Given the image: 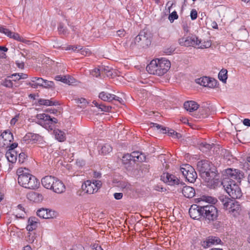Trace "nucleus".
Listing matches in <instances>:
<instances>
[{
    "label": "nucleus",
    "mask_w": 250,
    "mask_h": 250,
    "mask_svg": "<svg viewBox=\"0 0 250 250\" xmlns=\"http://www.w3.org/2000/svg\"><path fill=\"white\" fill-rule=\"evenodd\" d=\"M199 104L193 101H187L184 104L185 109L189 112H193L199 108Z\"/></svg>",
    "instance_id": "nucleus-25"
},
{
    "label": "nucleus",
    "mask_w": 250,
    "mask_h": 250,
    "mask_svg": "<svg viewBox=\"0 0 250 250\" xmlns=\"http://www.w3.org/2000/svg\"><path fill=\"white\" fill-rule=\"evenodd\" d=\"M27 198L31 201L39 202L42 200L43 196L40 193L34 191H31L27 193Z\"/></svg>",
    "instance_id": "nucleus-24"
},
{
    "label": "nucleus",
    "mask_w": 250,
    "mask_h": 250,
    "mask_svg": "<svg viewBox=\"0 0 250 250\" xmlns=\"http://www.w3.org/2000/svg\"><path fill=\"white\" fill-rule=\"evenodd\" d=\"M80 45H68L64 48L65 50H72L74 52L80 51L81 48Z\"/></svg>",
    "instance_id": "nucleus-43"
},
{
    "label": "nucleus",
    "mask_w": 250,
    "mask_h": 250,
    "mask_svg": "<svg viewBox=\"0 0 250 250\" xmlns=\"http://www.w3.org/2000/svg\"><path fill=\"white\" fill-rule=\"evenodd\" d=\"M102 184L99 180H87L82 184V189L86 193L93 194L101 188Z\"/></svg>",
    "instance_id": "nucleus-7"
},
{
    "label": "nucleus",
    "mask_w": 250,
    "mask_h": 250,
    "mask_svg": "<svg viewBox=\"0 0 250 250\" xmlns=\"http://www.w3.org/2000/svg\"><path fill=\"white\" fill-rule=\"evenodd\" d=\"M38 103L40 105H44L46 106H51L55 105L54 102L50 100L43 99L39 100Z\"/></svg>",
    "instance_id": "nucleus-38"
},
{
    "label": "nucleus",
    "mask_w": 250,
    "mask_h": 250,
    "mask_svg": "<svg viewBox=\"0 0 250 250\" xmlns=\"http://www.w3.org/2000/svg\"><path fill=\"white\" fill-rule=\"evenodd\" d=\"M18 146V144L17 143H12L11 144V143H10V145H9V147H10L9 149H15V148L16 147H17Z\"/></svg>",
    "instance_id": "nucleus-60"
},
{
    "label": "nucleus",
    "mask_w": 250,
    "mask_h": 250,
    "mask_svg": "<svg viewBox=\"0 0 250 250\" xmlns=\"http://www.w3.org/2000/svg\"><path fill=\"white\" fill-rule=\"evenodd\" d=\"M80 53L84 56H89L91 52L90 50L87 48H83L81 46V48L80 49Z\"/></svg>",
    "instance_id": "nucleus-45"
},
{
    "label": "nucleus",
    "mask_w": 250,
    "mask_h": 250,
    "mask_svg": "<svg viewBox=\"0 0 250 250\" xmlns=\"http://www.w3.org/2000/svg\"><path fill=\"white\" fill-rule=\"evenodd\" d=\"M8 50V48L4 46H0V51H3L4 52H7Z\"/></svg>",
    "instance_id": "nucleus-61"
},
{
    "label": "nucleus",
    "mask_w": 250,
    "mask_h": 250,
    "mask_svg": "<svg viewBox=\"0 0 250 250\" xmlns=\"http://www.w3.org/2000/svg\"><path fill=\"white\" fill-rule=\"evenodd\" d=\"M229 208L228 209V211L229 213L232 214L234 216H236L240 210V206L238 204V202L233 200L232 204H231Z\"/></svg>",
    "instance_id": "nucleus-28"
},
{
    "label": "nucleus",
    "mask_w": 250,
    "mask_h": 250,
    "mask_svg": "<svg viewBox=\"0 0 250 250\" xmlns=\"http://www.w3.org/2000/svg\"><path fill=\"white\" fill-rule=\"evenodd\" d=\"M161 179L164 182L171 186L177 185L179 182V180L175 175L168 173H164L161 176Z\"/></svg>",
    "instance_id": "nucleus-17"
},
{
    "label": "nucleus",
    "mask_w": 250,
    "mask_h": 250,
    "mask_svg": "<svg viewBox=\"0 0 250 250\" xmlns=\"http://www.w3.org/2000/svg\"><path fill=\"white\" fill-rule=\"evenodd\" d=\"M58 31L60 34H66L67 33V31L63 26L62 24H60L58 27Z\"/></svg>",
    "instance_id": "nucleus-54"
},
{
    "label": "nucleus",
    "mask_w": 250,
    "mask_h": 250,
    "mask_svg": "<svg viewBox=\"0 0 250 250\" xmlns=\"http://www.w3.org/2000/svg\"><path fill=\"white\" fill-rule=\"evenodd\" d=\"M93 175L94 177L98 178L101 176V173L98 172H94Z\"/></svg>",
    "instance_id": "nucleus-63"
},
{
    "label": "nucleus",
    "mask_w": 250,
    "mask_h": 250,
    "mask_svg": "<svg viewBox=\"0 0 250 250\" xmlns=\"http://www.w3.org/2000/svg\"><path fill=\"white\" fill-rule=\"evenodd\" d=\"M178 17L179 16L177 13V12L174 11L169 15L168 20H169L170 22H173L174 20L178 19Z\"/></svg>",
    "instance_id": "nucleus-44"
},
{
    "label": "nucleus",
    "mask_w": 250,
    "mask_h": 250,
    "mask_svg": "<svg viewBox=\"0 0 250 250\" xmlns=\"http://www.w3.org/2000/svg\"><path fill=\"white\" fill-rule=\"evenodd\" d=\"M5 156L9 162L14 163L17 159V151L14 149H9L6 152Z\"/></svg>",
    "instance_id": "nucleus-27"
},
{
    "label": "nucleus",
    "mask_w": 250,
    "mask_h": 250,
    "mask_svg": "<svg viewBox=\"0 0 250 250\" xmlns=\"http://www.w3.org/2000/svg\"><path fill=\"white\" fill-rule=\"evenodd\" d=\"M92 103L94 104V105L99 108L101 109V111L108 112L110 110L111 107L108 106H105L103 104H99L96 101H93Z\"/></svg>",
    "instance_id": "nucleus-37"
},
{
    "label": "nucleus",
    "mask_w": 250,
    "mask_h": 250,
    "mask_svg": "<svg viewBox=\"0 0 250 250\" xmlns=\"http://www.w3.org/2000/svg\"><path fill=\"white\" fill-rule=\"evenodd\" d=\"M243 123L246 126H250V120L249 119H244Z\"/></svg>",
    "instance_id": "nucleus-58"
},
{
    "label": "nucleus",
    "mask_w": 250,
    "mask_h": 250,
    "mask_svg": "<svg viewBox=\"0 0 250 250\" xmlns=\"http://www.w3.org/2000/svg\"><path fill=\"white\" fill-rule=\"evenodd\" d=\"M117 34L120 37H123L125 35V31L124 29L119 30L117 32Z\"/></svg>",
    "instance_id": "nucleus-57"
},
{
    "label": "nucleus",
    "mask_w": 250,
    "mask_h": 250,
    "mask_svg": "<svg viewBox=\"0 0 250 250\" xmlns=\"http://www.w3.org/2000/svg\"><path fill=\"white\" fill-rule=\"evenodd\" d=\"M38 124L47 129L52 130L54 125L57 123V119L51 118L50 116L45 113L38 114L36 115Z\"/></svg>",
    "instance_id": "nucleus-5"
},
{
    "label": "nucleus",
    "mask_w": 250,
    "mask_h": 250,
    "mask_svg": "<svg viewBox=\"0 0 250 250\" xmlns=\"http://www.w3.org/2000/svg\"><path fill=\"white\" fill-rule=\"evenodd\" d=\"M2 85L6 87L10 88L13 86V83L11 80L8 79H6L3 81Z\"/></svg>",
    "instance_id": "nucleus-48"
},
{
    "label": "nucleus",
    "mask_w": 250,
    "mask_h": 250,
    "mask_svg": "<svg viewBox=\"0 0 250 250\" xmlns=\"http://www.w3.org/2000/svg\"><path fill=\"white\" fill-rule=\"evenodd\" d=\"M219 200L223 206V209L226 210H228L231 204H232L233 200L224 195L220 196L219 197Z\"/></svg>",
    "instance_id": "nucleus-23"
},
{
    "label": "nucleus",
    "mask_w": 250,
    "mask_h": 250,
    "mask_svg": "<svg viewBox=\"0 0 250 250\" xmlns=\"http://www.w3.org/2000/svg\"><path fill=\"white\" fill-rule=\"evenodd\" d=\"M55 80L68 84H70L74 82L73 78H71L69 76L58 75L55 77Z\"/></svg>",
    "instance_id": "nucleus-32"
},
{
    "label": "nucleus",
    "mask_w": 250,
    "mask_h": 250,
    "mask_svg": "<svg viewBox=\"0 0 250 250\" xmlns=\"http://www.w3.org/2000/svg\"><path fill=\"white\" fill-rule=\"evenodd\" d=\"M198 167L201 177L207 183L214 180L216 174L211 170L210 163L208 161H201L198 163Z\"/></svg>",
    "instance_id": "nucleus-3"
},
{
    "label": "nucleus",
    "mask_w": 250,
    "mask_h": 250,
    "mask_svg": "<svg viewBox=\"0 0 250 250\" xmlns=\"http://www.w3.org/2000/svg\"><path fill=\"white\" fill-rule=\"evenodd\" d=\"M19 118V114L16 115L14 118H13L11 121H10V124L12 125H14L16 124L17 122L18 121Z\"/></svg>",
    "instance_id": "nucleus-55"
},
{
    "label": "nucleus",
    "mask_w": 250,
    "mask_h": 250,
    "mask_svg": "<svg viewBox=\"0 0 250 250\" xmlns=\"http://www.w3.org/2000/svg\"><path fill=\"white\" fill-rule=\"evenodd\" d=\"M225 190L232 199H239L242 196V192L239 186L234 181H226L222 182Z\"/></svg>",
    "instance_id": "nucleus-4"
},
{
    "label": "nucleus",
    "mask_w": 250,
    "mask_h": 250,
    "mask_svg": "<svg viewBox=\"0 0 250 250\" xmlns=\"http://www.w3.org/2000/svg\"><path fill=\"white\" fill-rule=\"evenodd\" d=\"M38 224V223L36 218L33 217H30L28 220L26 229L29 231H32L37 228Z\"/></svg>",
    "instance_id": "nucleus-29"
},
{
    "label": "nucleus",
    "mask_w": 250,
    "mask_h": 250,
    "mask_svg": "<svg viewBox=\"0 0 250 250\" xmlns=\"http://www.w3.org/2000/svg\"><path fill=\"white\" fill-rule=\"evenodd\" d=\"M27 158V155L23 152H21L19 155L18 161L20 163L22 164Z\"/></svg>",
    "instance_id": "nucleus-49"
},
{
    "label": "nucleus",
    "mask_w": 250,
    "mask_h": 250,
    "mask_svg": "<svg viewBox=\"0 0 250 250\" xmlns=\"http://www.w3.org/2000/svg\"><path fill=\"white\" fill-rule=\"evenodd\" d=\"M196 83L201 85L210 88L215 87L217 84V82L215 79L208 77H203L197 79Z\"/></svg>",
    "instance_id": "nucleus-15"
},
{
    "label": "nucleus",
    "mask_w": 250,
    "mask_h": 250,
    "mask_svg": "<svg viewBox=\"0 0 250 250\" xmlns=\"http://www.w3.org/2000/svg\"><path fill=\"white\" fill-rule=\"evenodd\" d=\"M122 162L124 165H127L132 161V159L130 154L127 153L125 154L122 159Z\"/></svg>",
    "instance_id": "nucleus-40"
},
{
    "label": "nucleus",
    "mask_w": 250,
    "mask_h": 250,
    "mask_svg": "<svg viewBox=\"0 0 250 250\" xmlns=\"http://www.w3.org/2000/svg\"><path fill=\"white\" fill-rule=\"evenodd\" d=\"M36 239V236L35 233H29L27 237L26 241L29 243H34Z\"/></svg>",
    "instance_id": "nucleus-47"
},
{
    "label": "nucleus",
    "mask_w": 250,
    "mask_h": 250,
    "mask_svg": "<svg viewBox=\"0 0 250 250\" xmlns=\"http://www.w3.org/2000/svg\"><path fill=\"white\" fill-rule=\"evenodd\" d=\"M54 84L53 82L49 81L44 79L43 85L42 86L45 88H49L54 87Z\"/></svg>",
    "instance_id": "nucleus-46"
},
{
    "label": "nucleus",
    "mask_w": 250,
    "mask_h": 250,
    "mask_svg": "<svg viewBox=\"0 0 250 250\" xmlns=\"http://www.w3.org/2000/svg\"><path fill=\"white\" fill-rule=\"evenodd\" d=\"M153 127H156L157 129H160L161 132L162 133H167V130L166 127H163L162 126H161V125H159L157 124L153 123Z\"/></svg>",
    "instance_id": "nucleus-50"
},
{
    "label": "nucleus",
    "mask_w": 250,
    "mask_h": 250,
    "mask_svg": "<svg viewBox=\"0 0 250 250\" xmlns=\"http://www.w3.org/2000/svg\"><path fill=\"white\" fill-rule=\"evenodd\" d=\"M13 76L17 77L16 80L24 79L27 78V75L24 73L15 74Z\"/></svg>",
    "instance_id": "nucleus-51"
},
{
    "label": "nucleus",
    "mask_w": 250,
    "mask_h": 250,
    "mask_svg": "<svg viewBox=\"0 0 250 250\" xmlns=\"http://www.w3.org/2000/svg\"><path fill=\"white\" fill-rule=\"evenodd\" d=\"M44 79L39 77H33L31 79L29 84L33 88H36L38 86H42L43 85Z\"/></svg>",
    "instance_id": "nucleus-31"
},
{
    "label": "nucleus",
    "mask_w": 250,
    "mask_h": 250,
    "mask_svg": "<svg viewBox=\"0 0 250 250\" xmlns=\"http://www.w3.org/2000/svg\"><path fill=\"white\" fill-rule=\"evenodd\" d=\"M93 250H104L101 247V246H99L98 245H96V244H94L93 246Z\"/></svg>",
    "instance_id": "nucleus-59"
},
{
    "label": "nucleus",
    "mask_w": 250,
    "mask_h": 250,
    "mask_svg": "<svg viewBox=\"0 0 250 250\" xmlns=\"http://www.w3.org/2000/svg\"><path fill=\"white\" fill-rule=\"evenodd\" d=\"M76 103L78 104V105L81 108L85 106L88 103L86 99L84 98H78L75 100Z\"/></svg>",
    "instance_id": "nucleus-39"
},
{
    "label": "nucleus",
    "mask_w": 250,
    "mask_h": 250,
    "mask_svg": "<svg viewBox=\"0 0 250 250\" xmlns=\"http://www.w3.org/2000/svg\"><path fill=\"white\" fill-rule=\"evenodd\" d=\"M203 217L209 221L217 220L218 216V210L213 205L202 206Z\"/></svg>",
    "instance_id": "nucleus-6"
},
{
    "label": "nucleus",
    "mask_w": 250,
    "mask_h": 250,
    "mask_svg": "<svg viewBox=\"0 0 250 250\" xmlns=\"http://www.w3.org/2000/svg\"><path fill=\"white\" fill-rule=\"evenodd\" d=\"M114 198L117 200H120L123 197V193H115L114 194Z\"/></svg>",
    "instance_id": "nucleus-56"
},
{
    "label": "nucleus",
    "mask_w": 250,
    "mask_h": 250,
    "mask_svg": "<svg viewBox=\"0 0 250 250\" xmlns=\"http://www.w3.org/2000/svg\"><path fill=\"white\" fill-rule=\"evenodd\" d=\"M180 170L186 180L190 183H194L197 178L195 169L189 165H183L180 168Z\"/></svg>",
    "instance_id": "nucleus-8"
},
{
    "label": "nucleus",
    "mask_w": 250,
    "mask_h": 250,
    "mask_svg": "<svg viewBox=\"0 0 250 250\" xmlns=\"http://www.w3.org/2000/svg\"><path fill=\"white\" fill-rule=\"evenodd\" d=\"M13 139V136L11 131L8 130H5L0 135V147H9Z\"/></svg>",
    "instance_id": "nucleus-12"
},
{
    "label": "nucleus",
    "mask_w": 250,
    "mask_h": 250,
    "mask_svg": "<svg viewBox=\"0 0 250 250\" xmlns=\"http://www.w3.org/2000/svg\"><path fill=\"white\" fill-rule=\"evenodd\" d=\"M151 35L149 32L143 30L136 37V42H140V45L143 47H146L150 45L151 42Z\"/></svg>",
    "instance_id": "nucleus-9"
},
{
    "label": "nucleus",
    "mask_w": 250,
    "mask_h": 250,
    "mask_svg": "<svg viewBox=\"0 0 250 250\" xmlns=\"http://www.w3.org/2000/svg\"><path fill=\"white\" fill-rule=\"evenodd\" d=\"M37 215L43 219H50L55 217V212L54 211L46 208H41L37 212Z\"/></svg>",
    "instance_id": "nucleus-19"
},
{
    "label": "nucleus",
    "mask_w": 250,
    "mask_h": 250,
    "mask_svg": "<svg viewBox=\"0 0 250 250\" xmlns=\"http://www.w3.org/2000/svg\"><path fill=\"white\" fill-rule=\"evenodd\" d=\"M167 133L168 135L169 136H171V137H174L175 138L179 139V138L181 137V135L180 133L175 132L173 129H169V130H168L167 132Z\"/></svg>",
    "instance_id": "nucleus-42"
},
{
    "label": "nucleus",
    "mask_w": 250,
    "mask_h": 250,
    "mask_svg": "<svg viewBox=\"0 0 250 250\" xmlns=\"http://www.w3.org/2000/svg\"><path fill=\"white\" fill-rule=\"evenodd\" d=\"M56 178L52 176H46L42 178L41 180L42 184L45 188L51 189Z\"/></svg>",
    "instance_id": "nucleus-21"
},
{
    "label": "nucleus",
    "mask_w": 250,
    "mask_h": 250,
    "mask_svg": "<svg viewBox=\"0 0 250 250\" xmlns=\"http://www.w3.org/2000/svg\"><path fill=\"white\" fill-rule=\"evenodd\" d=\"M42 140V137L38 134L29 132L23 138V141L26 144H35Z\"/></svg>",
    "instance_id": "nucleus-16"
},
{
    "label": "nucleus",
    "mask_w": 250,
    "mask_h": 250,
    "mask_svg": "<svg viewBox=\"0 0 250 250\" xmlns=\"http://www.w3.org/2000/svg\"><path fill=\"white\" fill-rule=\"evenodd\" d=\"M225 173V176L229 179V181L236 180L237 182H240V180L244 176L243 173L236 169L228 168L226 169Z\"/></svg>",
    "instance_id": "nucleus-11"
},
{
    "label": "nucleus",
    "mask_w": 250,
    "mask_h": 250,
    "mask_svg": "<svg viewBox=\"0 0 250 250\" xmlns=\"http://www.w3.org/2000/svg\"><path fill=\"white\" fill-rule=\"evenodd\" d=\"M50 190L56 193L61 194L65 191V186L62 181L56 178Z\"/></svg>",
    "instance_id": "nucleus-18"
},
{
    "label": "nucleus",
    "mask_w": 250,
    "mask_h": 250,
    "mask_svg": "<svg viewBox=\"0 0 250 250\" xmlns=\"http://www.w3.org/2000/svg\"><path fill=\"white\" fill-rule=\"evenodd\" d=\"M0 32L5 34L6 36L10 38L13 39L18 42H22L24 43L28 44L30 42L29 40L21 36L19 34L15 32H13L9 30L8 29L4 27V26L0 27Z\"/></svg>",
    "instance_id": "nucleus-10"
},
{
    "label": "nucleus",
    "mask_w": 250,
    "mask_h": 250,
    "mask_svg": "<svg viewBox=\"0 0 250 250\" xmlns=\"http://www.w3.org/2000/svg\"><path fill=\"white\" fill-rule=\"evenodd\" d=\"M203 200L206 202L208 203L212 204L213 205L215 204L217 202V200L216 198L211 196H204Z\"/></svg>",
    "instance_id": "nucleus-41"
},
{
    "label": "nucleus",
    "mask_w": 250,
    "mask_h": 250,
    "mask_svg": "<svg viewBox=\"0 0 250 250\" xmlns=\"http://www.w3.org/2000/svg\"><path fill=\"white\" fill-rule=\"evenodd\" d=\"M54 133L56 139L59 141L63 142L65 140V135L63 131L59 129H56L54 130Z\"/></svg>",
    "instance_id": "nucleus-34"
},
{
    "label": "nucleus",
    "mask_w": 250,
    "mask_h": 250,
    "mask_svg": "<svg viewBox=\"0 0 250 250\" xmlns=\"http://www.w3.org/2000/svg\"><path fill=\"white\" fill-rule=\"evenodd\" d=\"M182 192L185 197L188 198H192L195 194L194 188L189 186L184 187Z\"/></svg>",
    "instance_id": "nucleus-26"
},
{
    "label": "nucleus",
    "mask_w": 250,
    "mask_h": 250,
    "mask_svg": "<svg viewBox=\"0 0 250 250\" xmlns=\"http://www.w3.org/2000/svg\"><path fill=\"white\" fill-rule=\"evenodd\" d=\"M130 154L132 159V161L134 162L137 161L142 162L146 160V156L145 155L138 151H134Z\"/></svg>",
    "instance_id": "nucleus-30"
},
{
    "label": "nucleus",
    "mask_w": 250,
    "mask_h": 250,
    "mask_svg": "<svg viewBox=\"0 0 250 250\" xmlns=\"http://www.w3.org/2000/svg\"><path fill=\"white\" fill-rule=\"evenodd\" d=\"M202 206L193 204L189 209V214L191 218L195 220H199L203 217Z\"/></svg>",
    "instance_id": "nucleus-14"
},
{
    "label": "nucleus",
    "mask_w": 250,
    "mask_h": 250,
    "mask_svg": "<svg viewBox=\"0 0 250 250\" xmlns=\"http://www.w3.org/2000/svg\"><path fill=\"white\" fill-rule=\"evenodd\" d=\"M112 148L108 144H105L101 148V153L103 155H106L112 151Z\"/></svg>",
    "instance_id": "nucleus-36"
},
{
    "label": "nucleus",
    "mask_w": 250,
    "mask_h": 250,
    "mask_svg": "<svg viewBox=\"0 0 250 250\" xmlns=\"http://www.w3.org/2000/svg\"><path fill=\"white\" fill-rule=\"evenodd\" d=\"M178 42L181 46L196 47L197 44V37L194 35L184 37L179 39Z\"/></svg>",
    "instance_id": "nucleus-13"
},
{
    "label": "nucleus",
    "mask_w": 250,
    "mask_h": 250,
    "mask_svg": "<svg viewBox=\"0 0 250 250\" xmlns=\"http://www.w3.org/2000/svg\"><path fill=\"white\" fill-rule=\"evenodd\" d=\"M17 174L18 175V183L20 186L31 189H35L39 187V181L30 174L28 169L20 167L17 170Z\"/></svg>",
    "instance_id": "nucleus-1"
},
{
    "label": "nucleus",
    "mask_w": 250,
    "mask_h": 250,
    "mask_svg": "<svg viewBox=\"0 0 250 250\" xmlns=\"http://www.w3.org/2000/svg\"><path fill=\"white\" fill-rule=\"evenodd\" d=\"M171 66V63L167 59L162 58L152 60L146 66V71L151 74L163 76Z\"/></svg>",
    "instance_id": "nucleus-2"
},
{
    "label": "nucleus",
    "mask_w": 250,
    "mask_h": 250,
    "mask_svg": "<svg viewBox=\"0 0 250 250\" xmlns=\"http://www.w3.org/2000/svg\"><path fill=\"white\" fill-rule=\"evenodd\" d=\"M197 44L196 45V47L199 48L204 49L208 48L211 45V42L209 40L207 41H201L197 38Z\"/></svg>",
    "instance_id": "nucleus-33"
},
{
    "label": "nucleus",
    "mask_w": 250,
    "mask_h": 250,
    "mask_svg": "<svg viewBox=\"0 0 250 250\" xmlns=\"http://www.w3.org/2000/svg\"><path fill=\"white\" fill-rule=\"evenodd\" d=\"M99 97L101 100L108 102H110L113 100L119 101L120 103L122 101V98H120L114 94H111L104 91L100 93Z\"/></svg>",
    "instance_id": "nucleus-20"
},
{
    "label": "nucleus",
    "mask_w": 250,
    "mask_h": 250,
    "mask_svg": "<svg viewBox=\"0 0 250 250\" xmlns=\"http://www.w3.org/2000/svg\"><path fill=\"white\" fill-rule=\"evenodd\" d=\"M221 242V239L215 236L209 237L206 241L203 242L202 246L205 248H208L211 247L213 245H217L220 244Z\"/></svg>",
    "instance_id": "nucleus-22"
},
{
    "label": "nucleus",
    "mask_w": 250,
    "mask_h": 250,
    "mask_svg": "<svg viewBox=\"0 0 250 250\" xmlns=\"http://www.w3.org/2000/svg\"><path fill=\"white\" fill-rule=\"evenodd\" d=\"M211 26L214 29H218V25L216 22L213 21L211 23Z\"/></svg>",
    "instance_id": "nucleus-62"
},
{
    "label": "nucleus",
    "mask_w": 250,
    "mask_h": 250,
    "mask_svg": "<svg viewBox=\"0 0 250 250\" xmlns=\"http://www.w3.org/2000/svg\"><path fill=\"white\" fill-rule=\"evenodd\" d=\"M190 18L192 20H194L197 18V12L195 9H192L190 12Z\"/></svg>",
    "instance_id": "nucleus-53"
},
{
    "label": "nucleus",
    "mask_w": 250,
    "mask_h": 250,
    "mask_svg": "<svg viewBox=\"0 0 250 250\" xmlns=\"http://www.w3.org/2000/svg\"><path fill=\"white\" fill-rule=\"evenodd\" d=\"M219 79L224 83H226L228 78V71L226 69H222L218 74Z\"/></svg>",
    "instance_id": "nucleus-35"
},
{
    "label": "nucleus",
    "mask_w": 250,
    "mask_h": 250,
    "mask_svg": "<svg viewBox=\"0 0 250 250\" xmlns=\"http://www.w3.org/2000/svg\"><path fill=\"white\" fill-rule=\"evenodd\" d=\"M90 73L93 77H98L100 75V69L97 68H95L91 71Z\"/></svg>",
    "instance_id": "nucleus-52"
},
{
    "label": "nucleus",
    "mask_w": 250,
    "mask_h": 250,
    "mask_svg": "<svg viewBox=\"0 0 250 250\" xmlns=\"http://www.w3.org/2000/svg\"><path fill=\"white\" fill-rule=\"evenodd\" d=\"M23 250H32L31 247L29 245H27L25 246Z\"/></svg>",
    "instance_id": "nucleus-64"
}]
</instances>
